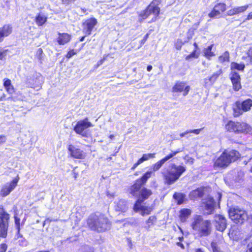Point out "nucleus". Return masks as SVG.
I'll use <instances>...</instances> for the list:
<instances>
[{
  "label": "nucleus",
  "instance_id": "obj_33",
  "mask_svg": "<svg viewBox=\"0 0 252 252\" xmlns=\"http://www.w3.org/2000/svg\"><path fill=\"white\" fill-rule=\"evenodd\" d=\"M222 73V71L221 69H220L219 71L214 73L209 79L208 80L210 81L211 83H214L217 79L218 78L219 75ZM208 80V79L205 78L204 79V81L206 82Z\"/></svg>",
  "mask_w": 252,
  "mask_h": 252
},
{
  "label": "nucleus",
  "instance_id": "obj_45",
  "mask_svg": "<svg viewBox=\"0 0 252 252\" xmlns=\"http://www.w3.org/2000/svg\"><path fill=\"white\" fill-rule=\"evenodd\" d=\"M43 51L42 49L39 48L37 51V56L39 60L41 61L42 59Z\"/></svg>",
  "mask_w": 252,
  "mask_h": 252
},
{
  "label": "nucleus",
  "instance_id": "obj_58",
  "mask_svg": "<svg viewBox=\"0 0 252 252\" xmlns=\"http://www.w3.org/2000/svg\"><path fill=\"white\" fill-rule=\"evenodd\" d=\"M188 134H189V130H187L186 131H185L184 132L180 133V136L181 137H183L186 136Z\"/></svg>",
  "mask_w": 252,
  "mask_h": 252
},
{
  "label": "nucleus",
  "instance_id": "obj_40",
  "mask_svg": "<svg viewBox=\"0 0 252 252\" xmlns=\"http://www.w3.org/2000/svg\"><path fill=\"white\" fill-rule=\"evenodd\" d=\"M18 235V238H20L21 239L18 240V243L19 245L22 246H26L27 245V242L25 239L23 238L22 236L17 232Z\"/></svg>",
  "mask_w": 252,
  "mask_h": 252
},
{
  "label": "nucleus",
  "instance_id": "obj_30",
  "mask_svg": "<svg viewBox=\"0 0 252 252\" xmlns=\"http://www.w3.org/2000/svg\"><path fill=\"white\" fill-rule=\"evenodd\" d=\"M237 122L229 121L225 126V128L229 132H236L238 129L236 128Z\"/></svg>",
  "mask_w": 252,
  "mask_h": 252
},
{
  "label": "nucleus",
  "instance_id": "obj_8",
  "mask_svg": "<svg viewBox=\"0 0 252 252\" xmlns=\"http://www.w3.org/2000/svg\"><path fill=\"white\" fill-rule=\"evenodd\" d=\"M164 0H153L146 9L141 12L140 16L143 19L147 18L150 14H153L157 16L159 15L160 8L159 5Z\"/></svg>",
  "mask_w": 252,
  "mask_h": 252
},
{
  "label": "nucleus",
  "instance_id": "obj_20",
  "mask_svg": "<svg viewBox=\"0 0 252 252\" xmlns=\"http://www.w3.org/2000/svg\"><path fill=\"white\" fill-rule=\"evenodd\" d=\"M12 30L13 28L10 24H6L0 28V42L3 41L5 37L10 35L12 33Z\"/></svg>",
  "mask_w": 252,
  "mask_h": 252
},
{
  "label": "nucleus",
  "instance_id": "obj_60",
  "mask_svg": "<svg viewBox=\"0 0 252 252\" xmlns=\"http://www.w3.org/2000/svg\"><path fill=\"white\" fill-rule=\"evenodd\" d=\"M250 19H252V12H251L249 14V15H248V17L246 19V20H250Z\"/></svg>",
  "mask_w": 252,
  "mask_h": 252
},
{
  "label": "nucleus",
  "instance_id": "obj_1",
  "mask_svg": "<svg viewBox=\"0 0 252 252\" xmlns=\"http://www.w3.org/2000/svg\"><path fill=\"white\" fill-rule=\"evenodd\" d=\"M87 225L92 230L97 232L105 231L110 227L108 219L101 214L91 215L87 220Z\"/></svg>",
  "mask_w": 252,
  "mask_h": 252
},
{
  "label": "nucleus",
  "instance_id": "obj_32",
  "mask_svg": "<svg viewBox=\"0 0 252 252\" xmlns=\"http://www.w3.org/2000/svg\"><path fill=\"white\" fill-rule=\"evenodd\" d=\"M213 45H210L203 50L204 56L207 59H210V57L214 56L215 54L212 52Z\"/></svg>",
  "mask_w": 252,
  "mask_h": 252
},
{
  "label": "nucleus",
  "instance_id": "obj_38",
  "mask_svg": "<svg viewBox=\"0 0 252 252\" xmlns=\"http://www.w3.org/2000/svg\"><path fill=\"white\" fill-rule=\"evenodd\" d=\"M8 49L0 47V60H3L7 56Z\"/></svg>",
  "mask_w": 252,
  "mask_h": 252
},
{
  "label": "nucleus",
  "instance_id": "obj_59",
  "mask_svg": "<svg viewBox=\"0 0 252 252\" xmlns=\"http://www.w3.org/2000/svg\"><path fill=\"white\" fill-rule=\"evenodd\" d=\"M217 198L219 200V201H220L221 198V194L220 192H218L217 194Z\"/></svg>",
  "mask_w": 252,
  "mask_h": 252
},
{
  "label": "nucleus",
  "instance_id": "obj_46",
  "mask_svg": "<svg viewBox=\"0 0 252 252\" xmlns=\"http://www.w3.org/2000/svg\"><path fill=\"white\" fill-rule=\"evenodd\" d=\"M156 220V218L154 216H151L147 220V223L153 224Z\"/></svg>",
  "mask_w": 252,
  "mask_h": 252
},
{
  "label": "nucleus",
  "instance_id": "obj_17",
  "mask_svg": "<svg viewBox=\"0 0 252 252\" xmlns=\"http://www.w3.org/2000/svg\"><path fill=\"white\" fill-rule=\"evenodd\" d=\"M214 199L211 196H208L203 203L204 214L209 215L213 213L215 205Z\"/></svg>",
  "mask_w": 252,
  "mask_h": 252
},
{
  "label": "nucleus",
  "instance_id": "obj_14",
  "mask_svg": "<svg viewBox=\"0 0 252 252\" xmlns=\"http://www.w3.org/2000/svg\"><path fill=\"white\" fill-rule=\"evenodd\" d=\"M68 150L71 157L77 159H83L86 157L85 153L81 149L73 145H69Z\"/></svg>",
  "mask_w": 252,
  "mask_h": 252
},
{
  "label": "nucleus",
  "instance_id": "obj_3",
  "mask_svg": "<svg viewBox=\"0 0 252 252\" xmlns=\"http://www.w3.org/2000/svg\"><path fill=\"white\" fill-rule=\"evenodd\" d=\"M186 167L173 164L170 169L163 170L162 174L165 184L171 185L176 182L186 171Z\"/></svg>",
  "mask_w": 252,
  "mask_h": 252
},
{
  "label": "nucleus",
  "instance_id": "obj_23",
  "mask_svg": "<svg viewBox=\"0 0 252 252\" xmlns=\"http://www.w3.org/2000/svg\"><path fill=\"white\" fill-rule=\"evenodd\" d=\"M57 42L59 45H64L71 40V35L67 33H58Z\"/></svg>",
  "mask_w": 252,
  "mask_h": 252
},
{
  "label": "nucleus",
  "instance_id": "obj_6",
  "mask_svg": "<svg viewBox=\"0 0 252 252\" xmlns=\"http://www.w3.org/2000/svg\"><path fill=\"white\" fill-rule=\"evenodd\" d=\"M153 171L146 172L141 178L137 179L134 184L130 187L128 192L131 195H139L145 188L142 187L145 185L147 180L152 176Z\"/></svg>",
  "mask_w": 252,
  "mask_h": 252
},
{
  "label": "nucleus",
  "instance_id": "obj_7",
  "mask_svg": "<svg viewBox=\"0 0 252 252\" xmlns=\"http://www.w3.org/2000/svg\"><path fill=\"white\" fill-rule=\"evenodd\" d=\"M9 220L10 215L0 205V237H6Z\"/></svg>",
  "mask_w": 252,
  "mask_h": 252
},
{
  "label": "nucleus",
  "instance_id": "obj_36",
  "mask_svg": "<svg viewBox=\"0 0 252 252\" xmlns=\"http://www.w3.org/2000/svg\"><path fill=\"white\" fill-rule=\"evenodd\" d=\"M155 157V154H144L143 156L139 159L142 163L144 161L147 160L150 158H153Z\"/></svg>",
  "mask_w": 252,
  "mask_h": 252
},
{
  "label": "nucleus",
  "instance_id": "obj_47",
  "mask_svg": "<svg viewBox=\"0 0 252 252\" xmlns=\"http://www.w3.org/2000/svg\"><path fill=\"white\" fill-rule=\"evenodd\" d=\"M203 129L202 128H199V129H193V130H189V133H194L196 135H198L200 133V131Z\"/></svg>",
  "mask_w": 252,
  "mask_h": 252
},
{
  "label": "nucleus",
  "instance_id": "obj_54",
  "mask_svg": "<svg viewBox=\"0 0 252 252\" xmlns=\"http://www.w3.org/2000/svg\"><path fill=\"white\" fill-rule=\"evenodd\" d=\"M148 36H149V34L148 33H147L145 36L144 37H143V38L141 40V44H143L145 43V42L146 41V40H147V38H148Z\"/></svg>",
  "mask_w": 252,
  "mask_h": 252
},
{
  "label": "nucleus",
  "instance_id": "obj_28",
  "mask_svg": "<svg viewBox=\"0 0 252 252\" xmlns=\"http://www.w3.org/2000/svg\"><path fill=\"white\" fill-rule=\"evenodd\" d=\"M194 30L192 29H190L189 30L188 32L187 33V38L185 39L181 38L178 39V42H180L181 44H184L185 43L188 42L190 39L192 38Z\"/></svg>",
  "mask_w": 252,
  "mask_h": 252
},
{
  "label": "nucleus",
  "instance_id": "obj_39",
  "mask_svg": "<svg viewBox=\"0 0 252 252\" xmlns=\"http://www.w3.org/2000/svg\"><path fill=\"white\" fill-rule=\"evenodd\" d=\"M199 55V53L197 52L196 49H194L193 52L188 56H187L186 58V60H189L191 58H195L197 59L198 58Z\"/></svg>",
  "mask_w": 252,
  "mask_h": 252
},
{
  "label": "nucleus",
  "instance_id": "obj_64",
  "mask_svg": "<svg viewBox=\"0 0 252 252\" xmlns=\"http://www.w3.org/2000/svg\"><path fill=\"white\" fill-rule=\"evenodd\" d=\"M193 158H190L188 159V161L192 163L193 162Z\"/></svg>",
  "mask_w": 252,
  "mask_h": 252
},
{
  "label": "nucleus",
  "instance_id": "obj_12",
  "mask_svg": "<svg viewBox=\"0 0 252 252\" xmlns=\"http://www.w3.org/2000/svg\"><path fill=\"white\" fill-rule=\"evenodd\" d=\"M19 180V178H15L10 183H7L3 185L0 192V194L2 197L8 195L16 187Z\"/></svg>",
  "mask_w": 252,
  "mask_h": 252
},
{
  "label": "nucleus",
  "instance_id": "obj_21",
  "mask_svg": "<svg viewBox=\"0 0 252 252\" xmlns=\"http://www.w3.org/2000/svg\"><path fill=\"white\" fill-rule=\"evenodd\" d=\"M173 92H182L184 91L183 95L186 96L188 94L190 87L188 86L185 87V84L183 82L177 83L173 87Z\"/></svg>",
  "mask_w": 252,
  "mask_h": 252
},
{
  "label": "nucleus",
  "instance_id": "obj_24",
  "mask_svg": "<svg viewBox=\"0 0 252 252\" xmlns=\"http://www.w3.org/2000/svg\"><path fill=\"white\" fill-rule=\"evenodd\" d=\"M236 128L238 129L236 133L248 132L250 130V126L245 123L237 122Z\"/></svg>",
  "mask_w": 252,
  "mask_h": 252
},
{
  "label": "nucleus",
  "instance_id": "obj_49",
  "mask_svg": "<svg viewBox=\"0 0 252 252\" xmlns=\"http://www.w3.org/2000/svg\"><path fill=\"white\" fill-rule=\"evenodd\" d=\"M5 89L6 90L7 93L9 94H12L14 92V88L12 85L10 86V87L9 86L7 88H6Z\"/></svg>",
  "mask_w": 252,
  "mask_h": 252
},
{
  "label": "nucleus",
  "instance_id": "obj_29",
  "mask_svg": "<svg viewBox=\"0 0 252 252\" xmlns=\"http://www.w3.org/2000/svg\"><path fill=\"white\" fill-rule=\"evenodd\" d=\"M245 67V65L244 63H238L235 62H232L230 64V69L231 71H234V70L243 71Z\"/></svg>",
  "mask_w": 252,
  "mask_h": 252
},
{
  "label": "nucleus",
  "instance_id": "obj_31",
  "mask_svg": "<svg viewBox=\"0 0 252 252\" xmlns=\"http://www.w3.org/2000/svg\"><path fill=\"white\" fill-rule=\"evenodd\" d=\"M185 197V195L182 193L175 192L173 195V198L177 201L178 205H181L184 202Z\"/></svg>",
  "mask_w": 252,
  "mask_h": 252
},
{
  "label": "nucleus",
  "instance_id": "obj_13",
  "mask_svg": "<svg viewBox=\"0 0 252 252\" xmlns=\"http://www.w3.org/2000/svg\"><path fill=\"white\" fill-rule=\"evenodd\" d=\"M182 151V150L178 149L175 151H172V152L168 155L165 156L164 158L156 163L153 165V169L154 171H156L159 170L162 165L167 161L172 158L176 156L177 154Z\"/></svg>",
  "mask_w": 252,
  "mask_h": 252
},
{
  "label": "nucleus",
  "instance_id": "obj_34",
  "mask_svg": "<svg viewBox=\"0 0 252 252\" xmlns=\"http://www.w3.org/2000/svg\"><path fill=\"white\" fill-rule=\"evenodd\" d=\"M233 173L236 175L235 178H233V181L235 182H240L241 180H242L243 178L244 175V173L243 171L240 170L236 173L235 172H233Z\"/></svg>",
  "mask_w": 252,
  "mask_h": 252
},
{
  "label": "nucleus",
  "instance_id": "obj_19",
  "mask_svg": "<svg viewBox=\"0 0 252 252\" xmlns=\"http://www.w3.org/2000/svg\"><path fill=\"white\" fill-rule=\"evenodd\" d=\"M216 228L217 230L223 232L226 227V220L223 216L218 215L215 216Z\"/></svg>",
  "mask_w": 252,
  "mask_h": 252
},
{
  "label": "nucleus",
  "instance_id": "obj_22",
  "mask_svg": "<svg viewBox=\"0 0 252 252\" xmlns=\"http://www.w3.org/2000/svg\"><path fill=\"white\" fill-rule=\"evenodd\" d=\"M115 209L116 211L125 212L128 209L127 201L125 199H120L116 203Z\"/></svg>",
  "mask_w": 252,
  "mask_h": 252
},
{
  "label": "nucleus",
  "instance_id": "obj_50",
  "mask_svg": "<svg viewBox=\"0 0 252 252\" xmlns=\"http://www.w3.org/2000/svg\"><path fill=\"white\" fill-rule=\"evenodd\" d=\"M246 252H252V242L248 244L246 248Z\"/></svg>",
  "mask_w": 252,
  "mask_h": 252
},
{
  "label": "nucleus",
  "instance_id": "obj_57",
  "mask_svg": "<svg viewBox=\"0 0 252 252\" xmlns=\"http://www.w3.org/2000/svg\"><path fill=\"white\" fill-rule=\"evenodd\" d=\"M141 163L140 162V160H138L137 162L134 163L133 165V166L131 168V169L134 170L135 169L139 164H140Z\"/></svg>",
  "mask_w": 252,
  "mask_h": 252
},
{
  "label": "nucleus",
  "instance_id": "obj_44",
  "mask_svg": "<svg viewBox=\"0 0 252 252\" xmlns=\"http://www.w3.org/2000/svg\"><path fill=\"white\" fill-rule=\"evenodd\" d=\"M76 52L74 51V50L72 49L70 50L66 54V57L67 59L71 58L73 55H75Z\"/></svg>",
  "mask_w": 252,
  "mask_h": 252
},
{
  "label": "nucleus",
  "instance_id": "obj_4",
  "mask_svg": "<svg viewBox=\"0 0 252 252\" xmlns=\"http://www.w3.org/2000/svg\"><path fill=\"white\" fill-rule=\"evenodd\" d=\"M152 193V191L151 189L144 188L142 191L141 194L139 195H132L137 198L133 206L134 211L135 212L141 211V215L143 216L145 215H149L152 209L150 207L144 206L142 205L141 204L145 200H147Z\"/></svg>",
  "mask_w": 252,
  "mask_h": 252
},
{
  "label": "nucleus",
  "instance_id": "obj_61",
  "mask_svg": "<svg viewBox=\"0 0 252 252\" xmlns=\"http://www.w3.org/2000/svg\"><path fill=\"white\" fill-rule=\"evenodd\" d=\"M176 244H177V246L180 247L182 249L184 248V245L182 243H181V242H177Z\"/></svg>",
  "mask_w": 252,
  "mask_h": 252
},
{
  "label": "nucleus",
  "instance_id": "obj_25",
  "mask_svg": "<svg viewBox=\"0 0 252 252\" xmlns=\"http://www.w3.org/2000/svg\"><path fill=\"white\" fill-rule=\"evenodd\" d=\"M204 189L202 188H198L192 190L189 194V197L191 199L201 197L204 194Z\"/></svg>",
  "mask_w": 252,
  "mask_h": 252
},
{
  "label": "nucleus",
  "instance_id": "obj_15",
  "mask_svg": "<svg viewBox=\"0 0 252 252\" xmlns=\"http://www.w3.org/2000/svg\"><path fill=\"white\" fill-rule=\"evenodd\" d=\"M97 24L96 19L94 18H92L87 20L83 24V32L86 35H89Z\"/></svg>",
  "mask_w": 252,
  "mask_h": 252
},
{
  "label": "nucleus",
  "instance_id": "obj_51",
  "mask_svg": "<svg viewBox=\"0 0 252 252\" xmlns=\"http://www.w3.org/2000/svg\"><path fill=\"white\" fill-rule=\"evenodd\" d=\"M106 60V57H104L102 59L99 60L95 65V68L98 67L100 65L103 64L104 62Z\"/></svg>",
  "mask_w": 252,
  "mask_h": 252
},
{
  "label": "nucleus",
  "instance_id": "obj_5",
  "mask_svg": "<svg viewBox=\"0 0 252 252\" xmlns=\"http://www.w3.org/2000/svg\"><path fill=\"white\" fill-rule=\"evenodd\" d=\"M240 157V154L236 150L225 151L216 160L214 167H225L232 162L236 161Z\"/></svg>",
  "mask_w": 252,
  "mask_h": 252
},
{
  "label": "nucleus",
  "instance_id": "obj_48",
  "mask_svg": "<svg viewBox=\"0 0 252 252\" xmlns=\"http://www.w3.org/2000/svg\"><path fill=\"white\" fill-rule=\"evenodd\" d=\"M7 248L6 244L3 243L0 246V252H5Z\"/></svg>",
  "mask_w": 252,
  "mask_h": 252
},
{
  "label": "nucleus",
  "instance_id": "obj_26",
  "mask_svg": "<svg viewBox=\"0 0 252 252\" xmlns=\"http://www.w3.org/2000/svg\"><path fill=\"white\" fill-rule=\"evenodd\" d=\"M47 20V17L43 14L38 13L35 17V22L38 26H43Z\"/></svg>",
  "mask_w": 252,
  "mask_h": 252
},
{
  "label": "nucleus",
  "instance_id": "obj_41",
  "mask_svg": "<svg viewBox=\"0 0 252 252\" xmlns=\"http://www.w3.org/2000/svg\"><path fill=\"white\" fill-rule=\"evenodd\" d=\"M14 220H15V224L16 227V229L17 230V232L18 233L20 232V219L18 218L16 216H14Z\"/></svg>",
  "mask_w": 252,
  "mask_h": 252
},
{
  "label": "nucleus",
  "instance_id": "obj_10",
  "mask_svg": "<svg viewBox=\"0 0 252 252\" xmlns=\"http://www.w3.org/2000/svg\"><path fill=\"white\" fill-rule=\"evenodd\" d=\"M252 106V100L251 99H247L242 102L240 101H236L233 108L234 116L235 117H239L242 115L244 112L249 111Z\"/></svg>",
  "mask_w": 252,
  "mask_h": 252
},
{
  "label": "nucleus",
  "instance_id": "obj_63",
  "mask_svg": "<svg viewBox=\"0 0 252 252\" xmlns=\"http://www.w3.org/2000/svg\"><path fill=\"white\" fill-rule=\"evenodd\" d=\"M152 68H153L152 66L151 65H148V66L147 67V70L148 71H151Z\"/></svg>",
  "mask_w": 252,
  "mask_h": 252
},
{
  "label": "nucleus",
  "instance_id": "obj_37",
  "mask_svg": "<svg viewBox=\"0 0 252 252\" xmlns=\"http://www.w3.org/2000/svg\"><path fill=\"white\" fill-rule=\"evenodd\" d=\"M248 7L249 5H246L244 6L239 7H235L234 9L236 15L245 12L248 9Z\"/></svg>",
  "mask_w": 252,
  "mask_h": 252
},
{
  "label": "nucleus",
  "instance_id": "obj_42",
  "mask_svg": "<svg viewBox=\"0 0 252 252\" xmlns=\"http://www.w3.org/2000/svg\"><path fill=\"white\" fill-rule=\"evenodd\" d=\"M211 247L213 252H219L218 244L216 242L213 241L211 244Z\"/></svg>",
  "mask_w": 252,
  "mask_h": 252
},
{
  "label": "nucleus",
  "instance_id": "obj_9",
  "mask_svg": "<svg viewBox=\"0 0 252 252\" xmlns=\"http://www.w3.org/2000/svg\"><path fill=\"white\" fill-rule=\"evenodd\" d=\"M229 218L236 223H243L248 219L246 211L239 208H231L229 210Z\"/></svg>",
  "mask_w": 252,
  "mask_h": 252
},
{
  "label": "nucleus",
  "instance_id": "obj_52",
  "mask_svg": "<svg viewBox=\"0 0 252 252\" xmlns=\"http://www.w3.org/2000/svg\"><path fill=\"white\" fill-rule=\"evenodd\" d=\"M227 14L228 16H233V15H236L234 7L232 9L229 10L227 12Z\"/></svg>",
  "mask_w": 252,
  "mask_h": 252
},
{
  "label": "nucleus",
  "instance_id": "obj_55",
  "mask_svg": "<svg viewBox=\"0 0 252 252\" xmlns=\"http://www.w3.org/2000/svg\"><path fill=\"white\" fill-rule=\"evenodd\" d=\"M76 0H62V2L65 4H69L71 2H73Z\"/></svg>",
  "mask_w": 252,
  "mask_h": 252
},
{
  "label": "nucleus",
  "instance_id": "obj_11",
  "mask_svg": "<svg viewBox=\"0 0 252 252\" xmlns=\"http://www.w3.org/2000/svg\"><path fill=\"white\" fill-rule=\"evenodd\" d=\"M93 125L88 121V118H86L84 120H80L77 123L74 128V130L76 133L83 135L82 133L85 129L93 127Z\"/></svg>",
  "mask_w": 252,
  "mask_h": 252
},
{
  "label": "nucleus",
  "instance_id": "obj_43",
  "mask_svg": "<svg viewBox=\"0 0 252 252\" xmlns=\"http://www.w3.org/2000/svg\"><path fill=\"white\" fill-rule=\"evenodd\" d=\"M11 85V80L9 79H4L3 82V86L5 88H7L8 87H10Z\"/></svg>",
  "mask_w": 252,
  "mask_h": 252
},
{
  "label": "nucleus",
  "instance_id": "obj_62",
  "mask_svg": "<svg viewBox=\"0 0 252 252\" xmlns=\"http://www.w3.org/2000/svg\"><path fill=\"white\" fill-rule=\"evenodd\" d=\"M195 252H204L202 248H197L195 249Z\"/></svg>",
  "mask_w": 252,
  "mask_h": 252
},
{
  "label": "nucleus",
  "instance_id": "obj_35",
  "mask_svg": "<svg viewBox=\"0 0 252 252\" xmlns=\"http://www.w3.org/2000/svg\"><path fill=\"white\" fill-rule=\"evenodd\" d=\"M229 58V54L228 51L225 52L223 54L219 57V60L221 63L228 62Z\"/></svg>",
  "mask_w": 252,
  "mask_h": 252
},
{
  "label": "nucleus",
  "instance_id": "obj_2",
  "mask_svg": "<svg viewBox=\"0 0 252 252\" xmlns=\"http://www.w3.org/2000/svg\"><path fill=\"white\" fill-rule=\"evenodd\" d=\"M192 229L196 232L200 237L209 236L211 233V221L204 220L202 216L196 215L191 224Z\"/></svg>",
  "mask_w": 252,
  "mask_h": 252
},
{
  "label": "nucleus",
  "instance_id": "obj_56",
  "mask_svg": "<svg viewBox=\"0 0 252 252\" xmlns=\"http://www.w3.org/2000/svg\"><path fill=\"white\" fill-rule=\"evenodd\" d=\"M248 56L250 58L251 60H252V47H251L247 52Z\"/></svg>",
  "mask_w": 252,
  "mask_h": 252
},
{
  "label": "nucleus",
  "instance_id": "obj_18",
  "mask_svg": "<svg viewBox=\"0 0 252 252\" xmlns=\"http://www.w3.org/2000/svg\"><path fill=\"white\" fill-rule=\"evenodd\" d=\"M226 10V4L223 3H219L216 4L213 10L209 14L210 18H218L221 12Z\"/></svg>",
  "mask_w": 252,
  "mask_h": 252
},
{
  "label": "nucleus",
  "instance_id": "obj_27",
  "mask_svg": "<svg viewBox=\"0 0 252 252\" xmlns=\"http://www.w3.org/2000/svg\"><path fill=\"white\" fill-rule=\"evenodd\" d=\"M191 211L189 209H183L180 211V218L182 222H185L191 215Z\"/></svg>",
  "mask_w": 252,
  "mask_h": 252
},
{
  "label": "nucleus",
  "instance_id": "obj_16",
  "mask_svg": "<svg viewBox=\"0 0 252 252\" xmlns=\"http://www.w3.org/2000/svg\"><path fill=\"white\" fill-rule=\"evenodd\" d=\"M230 78L233 85V88L235 91H239L241 88V78L240 75L235 71H231Z\"/></svg>",
  "mask_w": 252,
  "mask_h": 252
},
{
  "label": "nucleus",
  "instance_id": "obj_53",
  "mask_svg": "<svg viewBox=\"0 0 252 252\" xmlns=\"http://www.w3.org/2000/svg\"><path fill=\"white\" fill-rule=\"evenodd\" d=\"M6 140V138L4 135H0V144L5 143Z\"/></svg>",
  "mask_w": 252,
  "mask_h": 252
}]
</instances>
